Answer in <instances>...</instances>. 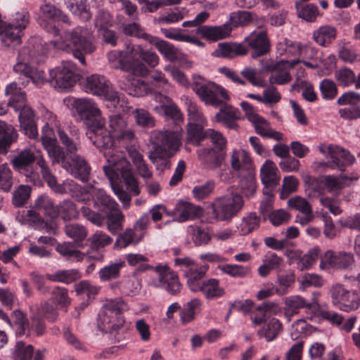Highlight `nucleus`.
Here are the masks:
<instances>
[{"mask_svg":"<svg viewBox=\"0 0 360 360\" xmlns=\"http://www.w3.org/2000/svg\"><path fill=\"white\" fill-rule=\"evenodd\" d=\"M64 102L70 108L74 115H77L88 127L102 117L101 110L90 99L71 97Z\"/></svg>","mask_w":360,"mask_h":360,"instance_id":"nucleus-14","label":"nucleus"},{"mask_svg":"<svg viewBox=\"0 0 360 360\" xmlns=\"http://www.w3.org/2000/svg\"><path fill=\"white\" fill-rule=\"evenodd\" d=\"M40 140L53 165H60L75 179L88 182L91 173L89 164L81 156H76L71 160L68 158L63 148L58 144L53 129L47 124L42 128Z\"/></svg>","mask_w":360,"mask_h":360,"instance_id":"nucleus-3","label":"nucleus"},{"mask_svg":"<svg viewBox=\"0 0 360 360\" xmlns=\"http://www.w3.org/2000/svg\"><path fill=\"white\" fill-rule=\"evenodd\" d=\"M105 124V120L101 118L89 126L86 137L106 159V165H103V170L110 184H117L122 180L127 189L134 195H138L140 189L131 165L122 153L115 150L117 142Z\"/></svg>","mask_w":360,"mask_h":360,"instance_id":"nucleus-1","label":"nucleus"},{"mask_svg":"<svg viewBox=\"0 0 360 360\" xmlns=\"http://www.w3.org/2000/svg\"><path fill=\"white\" fill-rule=\"evenodd\" d=\"M76 244L72 242L59 243L56 250L68 262H79L84 259L85 253L78 250Z\"/></svg>","mask_w":360,"mask_h":360,"instance_id":"nucleus-34","label":"nucleus"},{"mask_svg":"<svg viewBox=\"0 0 360 360\" xmlns=\"http://www.w3.org/2000/svg\"><path fill=\"white\" fill-rule=\"evenodd\" d=\"M46 278L53 282L65 284L72 283L82 277L81 273L76 269L58 270L53 274H47Z\"/></svg>","mask_w":360,"mask_h":360,"instance_id":"nucleus-41","label":"nucleus"},{"mask_svg":"<svg viewBox=\"0 0 360 360\" xmlns=\"http://www.w3.org/2000/svg\"><path fill=\"white\" fill-rule=\"evenodd\" d=\"M128 310L127 303L122 298L108 300L100 309L96 322L99 330L113 335L117 342L129 338L131 325L127 323L124 311Z\"/></svg>","mask_w":360,"mask_h":360,"instance_id":"nucleus-5","label":"nucleus"},{"mask_svg":"<svg viewBox=\"0 0 360 360\" xmlns=\"http://www.w3.org/2000/svg\"><path fill=\"white\" fill-rule=\"evenodd\" d=\"M218 269L233 278H243L250 273V268L238 264L219 265Z\"/></svg>","mask_w":360,"mask_h":360,"instance_id":"nucleus-62","label":"nucleus"},{"mask_svg":"<svg viewBox=\"0 0 360 360\" xmlns=\"http://www.w3.org/2000/svg\"><path fill=\"white\" fill-rule=\"evenodd\" d=\"M34 354V347L31 345H26L23 341L16 342L12 356L14 360H31Z\"/></svg>","mask_w":360,"mask_h":360,"instance_id":"nucleus-55","label":"nucleus"},{"mask_svg":"<svg viewBox=\"0 0 360 360\" xmlns=\"http://www.w3.org/2000/svg\"><path fill=\"white\" fill-rule=\"evenodd\" d=\"M199 292H202L207 300L219 298L225 293L224 288L220 286L219 281L212 278L204 281Z\"/></svg>","mask_w":360,"mask_h":360,"instance_id":"nucleus-39","label":"nucleus"},{"mask_svg":"<svg viewBox=\"0 0 360 360\" xmlns=\"http://www.w3.org/2000/svg\"><path fill=\"white\" fill-rule=\"evenodd\" d=\"M192 89L206 104L219 106L229 99L227 91L220 85L207 82L200 76L193 77Z\"/></svg>","mask_w":360,"mask_h":360,"instance_id":"nucleus-10","label":"nucleus"},{"mask_svg":"<svg viewBox=\"0 0 360 360\" xmlns=\"http://www.w3.org/2000/svg\"><path fill=\"white\" fill-rule=\"evenodd\" d=\"M18 119L20 130L30 139H36L38 137V131L34 111L29 106H24L20 109Z\"/></svg>","mask_w":360,"mask_h":360,"instance_id":"nucleus-26","label":"nucleus"},{"mask_svg":"<svg viewBox=\"0 0 360 360\" xmlns=\"http://www.w3.org/2000/svg\"><path fill=\"white\" fill-rule=\"evenodd\" d=\"M11 316L13 319L12 328L15 327V335L18 337L25 335L27 333V327L30 320L27 319V314L20 309H15Z\"/></svg>","mask_w":360,"mask_h":360,"instance_id":"nucleus-51","label":"nucleus"},{"mask_svg":"<svg viewBox=\"0 0 360 360\" xmlns=\"http://www.w3.org/2000/svg\"><path fill=\"white\" fill-rule=\"evenodd\" d=\"M231 29L228 25L221 26H199L196 30V33L201 35L202 38L210 41H217L226 38L229 35Z\"/></svg>","mask_w":360,"mask_h":360,"instance_id":"nucleus-31","label":"nucleus"},{"mask_svg":"<svg viewBox=\"0 0 360 360\" xmlns=\"http://www.w3.org/2000/svg\"><path fill=\"white\" fill-rule=\"evenodd\" d=\"M240 112L238 109L231 106L220 109L216 114L215 119L217 122L222 123L227 128L231 129H237L238 127L236 121L240 119Z\"/></svg>","mask_w":360,"mask_h":360,"instance_id":"nucleus-35","label":"nucleus"},{"mask_svg":"<svg viewBox=\"0 0 360 360\" xmlns=\"http://www.w3.org/2000/svg\"><path fill=\"white\" fill-rule=\"evenodd\" d=\"M66 235L74 240L73 243L78 248H83L86 243H84L87 236L86 229L79 224H68L65 226Z\"/></svg>","mask_w":360,"mask_h":360,"instance_id":"nucleus-40","label":"nucleus"},{"mask_svg":"<svg viewBox=\"0 0 360 360\" xmlns=\"http://www.w3.org/2000/svg\"><path fill=\"white\" fill-rule=\"evenodd\" d=\"M111 288L114 290L117 288L124 295L134 296L141 290V284L134 275H131L123 277L120 281L112 283Z\"/></svg>","mask_w":360,"mask_h":360,"instance_id":"nucleus-30","label":"nucleus"},{"mask_svg":"<svg viewBox=\"0 0 360 360\" xmlns=\"http://www.w3.org/2000/svg\"><path fill=\"white\" fill-rule=\"evenodd\" d=\"M175 210L178 212V216L173 221L184 222L200 218L203 210L200 206L195 205L183 200H179L175 205Z\"/></svg>","mask_w":360,"mask_h":360,"instance_id":"nucleus-27","label":"nucleus"},{"mask_svg":"<svg viewBox=\"0 0 360 360\" xmlns=\"http://www.w3.org/2000/svg\"><path fill=\"white\" fill-rule=\"evenodd\" d=\"M319 90L323 99L333 100L338 94L336 84L331 79H323L319 84Z\"/></svg>","mask_w":360,"mask_h":360,"instance_id":"nucleus-63","label":"nucleus"},{"mask_svg":"<svg viewBox=\"0 0 360 360\" xmlns=\"http://www.w3.org/2000/svg\"><path fill=\"white\" fill-rule=\"evenodd\" d=\"M149 42L155 45L158 51L170 62H176L179 60L178 49L171 43L153 36Z\"/></svg>","mask_w":360,"mask_h":360,"instance_id":"nucleus-36","label":"nucleus"},{"mask_svg":"<svg viewBox=\"0 0 360 360\" xmlns=\"http://www.w3.org/2000/svg\"><path fill=\"white\" fill-rule=\"evenodd\" d=\"M285 304L288 311L291 314H297L301 309H308L316 311L319 309V305L316 302H309L300 295L290 296L285 300Z\"/></svg>","mask_w":360,"mask_h":360,"instance_id":"nucleus-38","label":"nucleus"},{"mask_svg":"<svg viewBox=\"0 0 360 360\" xmlns=\"http://www.w3.org/2000/svg\"><path fill=\"white\" fill-rule=\"evenodd\" d=\"M154 271L158 275V280L155 283L156 288L165 290L171 295H177L180 293L182 285L178 274L168 265L158 264L155 266Z\"/></svg>","mask_w":360,"mask_h":360,"instance_id":"nucleus-17","label":"nucleus"},{"mask_svg":"<svg viewBox=\"0 0 360 360\" xmlns=\"http://www.w3.org/2000/svg\"><path fill=\"white\" fill-rule=\"evenodd\" d=\"M247 49L251 50L250 56L255 59L270 52L271 43L266 31L252 33L245 39Z\"/></svg>","mask_w":360,"mask_h":360,"instance_id":"nucleus-21","label":"nucleus"},{"mask_svg":"<svg viewBox=\"0 0 360 360\" xmlns=\"http://www.w3.org/2000/svg\"><path fill=\"white\" fill-rule=\"evenodd\" d=\"M109 126L111 134L117 141L119 147L129 149L134 139L133 131L127 125L124 117L120 114L109 115Z\"/></svg>","mask_w":360,"mask_h":360,"instance_id":"nucleus-16","label":"nucleus"},{"mask_svg":"<svg viewBox=\"0 0 360 360\" xmlns=\"http://www.w3.org/2000/svg\"><path fill=\"white\" fill-rule=\"evenodd\" d=\"M259 224L260 217L255 212H250L242 219L238 229L240 235L247 236L257 229Z\"/></svg>","mask_w":360,"mask_h":360,"instance_id":"nucleus-49","label":"nucleus"},{"mask_svg":"<svg viewBox=\"0 0 360 360\" xmlns=\"http://www.w3.org/2000/svg\"><path fill=\"white\" fill-rule=\"evenodd\" d=\"M59 216L64 221H71L77 218L79 212L75 203L70 200H64L58 205Z\"/></svg>","mask_w":360,"mask_h":360,"instance_id":"nucleus-53","label":"nucleus"},{"mask_svg":"<svg viewBox=\"0 0 360 360\" xmlns=\"http://www.w3.org/2000/svg\"><path fill=\"white\" fill-rule=\"evenodd\" d=\"M213 145L211 148H204L202 161L205 166L215 169L222 166L226 157V140L221 133L215 130L208 131Z\"/></svg>","mask_w":360,"mask_h":360,"instance_id":"nucleus-12","label":"nucleus"},{"mask_svg":"<svg viewBox=\"0 0 360 360\" xmlns=\"http://www.w3.org/2000/svg\"><path fill=\"white\" fill-rule=\"evenodd\" d=\"M64 39L72 49V54L82 65H86L85 54H89L96 49L93 44L92 32L86 27L77 26L65 32Z\"/></svg>","mask_w":360,"mask_h":360,"instance_id":"nucleus-8","label":"nucleus"},{"mask_svg":"<svg viewBox=\"0 0 360 360\" xmlns=\"http://www.w3.org/2000/svg\"><path fill=\"white\" fill-rule=\"evenodd\" d=\"M209 269L207 264H197L190 269H184V276L186 278V284L189 290L193 292H198L202 283H204V278Z\"/></svg>","mask_w":360,"mask_h":360,"instance_id":"nucleus-25","label":"nucleus"},{"mask_svg":"<svg viewBox=\"0 0 360 360\" xmlns=\"http://www.w3.org/2000/svg\"><path fill=\"white\" fill-rule=\"evenodd\" d=\"M58 138L65 155L75 154L80 145V132L76 127H69L66 129H58L57 130Z\"/></svg>","mask_w":360,"mask_h":360,"instance_id":"nucleus-24","label":"nucleus"},{"mask_svg":"<svg viewBox=\"0 0 360 360\" xmlns=\"http://www.w3.org/2000/svg\"><path fill=\"white\" fill-rule=\"evenodd\" d=\"M13 70L23 75L36 85L43 84L49 80L44 70L26 62H18L14 65Z\"/></svg>","mask_w":360,"mask_h":360,"instance_id":"nucleus-28","label":"nucleus"},{"mask_svg":"<svg viewBox=\"0 0 360 360\" xmlns=\"http://www.w3.org/2000/svg\"><path fill=\"white\" fill-rule=\"evenodd\" d=\"M247 53V48L241 44L222 42L218 44L213 54L219 58H233L238 56L245 55Z\"/></svg>","mask_w":360,"mask_h":360,"instance_id":"nucleus-33","label":"nucleus"},{"mask_svg":"<svg viewBox=\"0 0 360 360\" xmlns=\"http://www.w3.org/2000/svg\"><path fill=\"white\" fill-rule=\"evenodd\" d=\"M156 150H151L149 152L148 158L153 164L155 165L156 169L163 172L165 169H169L172 167V162L169 160L171 157H167V153H157Z\"/></svg>","mask_w":360,"mask_h":360,"instance_id":"nucleus-56","label":"nucleus"},{"mask_svg":"<svg viewBox=\"0 0 360 360\" xmlns=\"http://www.w3.org/2000/svg\"><path fill=\"white\" fill-rule=\"evenodd\" d=\"M215 183L213 180H208L205 183L195 186L192 190V194L197 200L207 198L214 191Z\"/></svg>","mask_w":360,"mask_h":360,"instance_id":"nucleus-60","label":"nucleus"},{"mask_svg":"<svg viewBox=\"0 0 360 360\" xmlns=\"http://www.w3.org/2000/svg\"><path fill=\"white\" fill-rule=\"evenodd\" d=\"M122 32L127 36L143 39L148 41H149L152 37L150 34L146 33L140 25L136 22L123 24Z\"/></svg>","mask_w":360,"mask_h":360,"instance_id":"nucleus-58","label":"nucleus"},{"mask_svg":"<svg viewBox=\"0 0 360 360\" xmlns=\"http://www.w3.org/2000/svg\"><path fill=\"white\" fill-rule=\"evenodd\" d=\"M328 150L330 160L323 162V167L344 172L347 167L352 165L356 161L354 156L348 150L340 146H329Z\"/></svg>","mask_w":360,"mask_h":360,"instance_id":"nucleus-19","label":"nucleus"},{"mask_svg":"<svg viewBox=\"0 0 360 360\" xmlns=\"http://www.w3.org/2000/svg\"><path fill=\"white\" fill-rule=\"evenodd\" d=\"M295 6L297 16L307 22H315L316 18L320 15L317 6L314 4L302 5L301 3L296 1Z\"/></svg>","mask_w":360,"mask_h":360,"instance_id":"nucleus-48","label":"nucleus"},{"mask_svg":"<svg viewBox=\"0 0 360 360\" xmlns=\"http://www.w3.org/2000/svg\"><path fill=\"white\" fill-rule=\"evenodd\" d=\"M210 130L212 129H208L204 131L202 125L190 122L187 129V139L192 143L198 145L205 139H210L208 135Z\"/></svg>","mask_w":360,"mask_h":360,"instance_id":"nucleus-50","label":"nucleus"},{"mask_svg":"<svg viewBox=\"0 0 360 360\" xmlns=\"http://www.w3.org/2000/svg\"><path fill=\"white\" fill-rule=\"evenodd\" d=\"M126 266L125 262L119 259L105 265L98 271V276L102 281H109L120 277L121 269Z\"/></svg>","mask_w":360,"mask_h":360,"instance_id":"nucleus-43","label":"nucleus"},{"mask_svg":"<svg viewBox=\"0 0 360 360\" xmlns=\"http://www.w3.org/2000/svg\"><path fill=\"white\" fill-rule=\"evenodd\" d=\"M161 110L163 111L167 119L172 120L174 124V128L176 127H181V124L184 120L183 115L180 109L172 101V100L170 103L167 105H163V108Z\"/></svg>","mask_w":360,"mask_h":360,"instance_id":"nucleus-59","label":"nucleus"},{"mask_svg":"<svg viewBox=\"0 0 360 360\" xmlns=\"http://www.w3.org/2000/svg\"><path fill=\"white\" fill-rule=\"evenodd\" d=\"M60 9L54 5L45 4L40 7V14L37 22L39 26L53 37L60 35V27L57 24V16Z\"/></svg>","mask_w":360,"mask_h":360,"instance_id":"nucleus-20","label":"nucleus"},{"mask_svg":"<svg viewBox=\"0 0 360 360\" xmlns=\"http://www.w3.org/2000/svg\"><path fill=\"white\" fill-rule=\"evenodd\" d=\"M30 15L28 11L22 9L16 12L12 22L5 23L0 27V37L6 46H15L22 43L23 30L30 23Z\"/></svg>","mask_w":360,"mask_h":360,"instance_id":"nucleus-11","label":"nucleus"},{"mask_svg":"<svg viewBox=\"0 0 360 360\" xmlns=\"http://www.w3.org/2000/svg\"><path fill=\"white\" fill-rule=\"evenodd\" d=\"M336 29L326 25L319 27L314 32L313 37L315 41L322 46H327L335 39Z\"/></svg>","mask_w":360,"mask_h":360,"instance_id":"nucleus-44","label":"nucleus"},{"mask_svg":"<svg viewBox=\"0 0 360 360\" xmlns=\"http://www.w3.org/2000/svg\"><path fill=\"white\" fill-rule=\"evenodd\" d=\"M34 208L44 212V214L51 219L59 216L58 205H55L53 199L46 194L41 195L36 199Z\"/></svg>","mask_w":360,"mask_h":360,"instance_id":"nucleus-37","label":"nucleus"},{"mask_svg":"<svg viewBox=\"0 0 360 360\" xmlns=\"http://www.w3.org/2000/svg\"><path fill=\"white\" fill-rule=\"evenodd\" d=\"M331 302L344 311L356 310L360 306L359 293L354 290H347L342 284H333L328 291Z\"/></svg>","mask_w":360,"mask_h":360,"instance_id":"nucleus-15","label":"nucleus"},{"mask_svg":"<svg viewBox=\"0 0 360 360\" xmlns=\"http://www.w3.org/2000/svg\"><path fill=\"white\" fill-rule=\"evenodd\" d=\"M51 295L53 302L61 308H66L71 303V300L68 296V290L65 288L55 287L51 292Z\"/></svg>","mask_w":360,"mask_h":360,"instance_id":"nucleus-64","label":"nucleus"},{"mask_svg":"<svg viewBox=\"0 0 360 360\" xmlns=\"http://www.w3.org/2000/svg\"><path fill=\"white\" fill-rule=\"evenodd\" d=\"M278 173V169L274 162L266 160L260 169L262 183L265 188L273 187L278 184L280 176Z\"/></svg>","mask_w":360,"mask_h":360,"instance_id":"nucleus-32","label":"nucleus"},{"mask_svg":"<svg viewBox=\"0 0 360 360\" xmlns=\"http://www.w3.org/2000/svg\"><path fill=\"white\" fill-rule=\"evenodd\" d=\"M14 170L23 174L27 181L34 186H41L44 181L55 193L63 195L68 193L66 183L60 184L52 172L45 158L35 154L31 149H23L15 155L11 160Z\"/></svg>","mask_w":360,"mask_h":360,"instance_id":"nucleus-2","label":"nucleus"},{"mask_svg":"<svg viewBox=\"0 0 360 360\" xmlns=\"http://www.w3.org/2000/svg\"><path fill=\"white\" fill-rule=\"evenodd\" d=\"M114 243V248L116 249L124 248L130 244L137 243L141 238H137L134 229L127 228L122 233H118Z\"/></svg>","mask_w":360,"mask_h":360,"instance_id":"nucleus-52","label":"nucleus"},{"mask_svg":"<svg viewBox=\"0 0 360 360\" xmlns=\"http://www.w3.org/2000/svg\"><path fill=\"white\" fill-rule=\"evenodd\" d=\"M85 92L98 96H104L112 102L117 99L116 96H109V82L102 75H92L87 77L83 85Z\"/></svg>","mask_w":360,"mask_h":360,"instance_id":"nucleus-22","label":"nucleus"},{"mask_svg":"<svg viewBox=\"0 0 360 360\" xmlns=\"http://www.w3.org/2000/svg\"><path fill=\"white\" fill-rule=\"evenodd\" d=\"M88 241L90 243L91 250H102V249L112 242V238L101 231H97Z\"/></svg>","mask_w":360,"mask_h":360,"instance_id":"nucleus-57","label":"nucleus"},{"mask_svg":"<svg viewBox=\"0 0 360 360\" xmlns=\"http://www.w3.org/2000/svg\"><path fill=\"white\" fill-rule=\"evenodd\" d=\"M93 200L94 210L83 206L81 208L82 215L98 226L105 224L112 235L120 233L123 229L124 215L119 209L118 204L103 191H98Z\"/></svg>","mask_w":360,"mask_h":360,"instance_id":"nucleus-4","label":"nucleus"},{"mask_svg":"<svg viewBox=\"0 0 360 360\" xmlns=\"http://www.w3.org/2000/svg\"><path fill=\"white\" fill-rule=\"evenodd\" d=\"M5 94L9 96L8 105L13 108L15 111H19L20 108L26 106L25 92L18 86L16 82H11L8 84L5 89Z\"/></svg>","mask_w":360,"mask_h":360,"instance_id":"nucleus-29","label":"nucleus"},{"mask_svg":"<svg viewBox=\"0 0 360 360\" xmlns=\"http://www.w3.org/2000/svg\"><path fill=\"white\" fill-rule=\"evenodd\" d=\"M282 330V323L277 319H272L269 322L263 326L257 332L259 338H264L267 342L275 340Z\"/></svg>","mask_w":360,"mask_h":360,"instance_id":"nucleus-45","label":"nucleus"},{"mask_svg":"<svg viewBox=\"0 0 360 360\" xmlns=\"http://www.w3.org/2000/svg\"><path fill=\"white\" fill-rule=\"evenodd\" d=\"M107 58L110 67L113 69H120L127 72L146 76L149 70L144 64H133L127 59V52L125 51L112 50L107 53Z\"/></svg>","mask_w":360,"mask_h":360,"instance_id":"nucleus-18","label":"nucleus"},{"mask_svg":"<svg viewBox=\"0 0 360 360\" xmlns=\"http://www.w3.org/2000/svg\"><path fill=\"white\" fill-rule=\"evenodd\" d=\"M202 306V302L198 298H194L184 305L180 313L181 320L184 323H190L195 317V315L200 312Z\"/></svg>","mask_w":360,"mask_h":360,"instance_id":"nucleus-47","label":"nucleus"},{"mask_svg":"<svg viewBox=\"0 0 360 360\" xmlns=\"http://www.w3.org/2000/svg\"><path fill=\"white\" fill-rule=\"evenodd\" d=\"M244 200L237 192H229L214 199L211 205L213 219L216 221L230 222L243 210Z\"/></svg>","mask_w":360,"mask_h":360,"instance_id":"nucleus-7","label":"nucleus"},{"mask_svg":"<svg viewBox=\"0 0 360 360\" xmlns=\"http://www.w3.org/2000/svg\"><path fill=\"white\" fill-rule=\"evenodd\" d=\"M45 332L46 325L44 319L37 315H32L28 322L25 335L30 336L32 333H35L37 336H41Z\"/></svg>","mask_w":360,"mask_h":360,"instance_id":"nucleus-61","label":"nucleus"},{"mask_svg":"<svg viewBox=\"0 0 360 360\" xmlns=\"http://www.w3.org/2000/svg\"><path fill=\"white\" fill-rule=\"evenodd\" d=\"M17 138L18 134L15 128L4 121H0V151H6Z\"/></svg>","mask_w":360,"mask_h":360,"instance_id":"nucleus-42","label":"nucleus"},{"mask_svg":"<svg viewBox=\"0 0 360 360\" xmlns=\"http://www.w3.org/2000/svg\"><path fill=\"white\" fill-rule=\"evenodd\" d=\"M181 127H176L173 129L155 131L151 136V150L173 157L181 145Z\"/></svg>","mask_w":360,"mask_h":360,"instance_id":"nucleus-13","label":"nucleus"},{"mask_svg":"<svg viewBox=\"0 0 360 360\" xmlns=\"http://www.w3.org/2000/svg\"><path fill=\"white\" fill-rule=\"evenodd\" d=\"M286 60L281 59L276 62L271 61L264 67L266 72L271 73L268 79L271 85H285L292 80V76L290 70L286 68Z\"/></svg>","mask_w":360,"mask_h":360,"instance_id":"nucleus-23","label":"nucleus"},{"mask_svg":"<svg viewBox=\"0 0 360 360\" xmlns=\"http://www.w3.org/2000/svg\"><path fill=\"white\" fill-rule=\"evenodd\" d=\"M86 0H65V4L73 15L86 22L91 17V13L86 8Z\"/></svg>","mask_w":360,"mask_h":360,"instance_id":"nucleus-46","label":"nucleus"},{"mask_svg":"<svg viewBox=\"0 0 360 360\" xmlns=\"http://www.w3.org/2000/svg\"><path fill=\"white\" fill-rule=\"evenodd\" d=\"M305 189L309 195H323L326 193L323 178H316L306 175L303 179Z\"/></svg>","mask_w":360,"mask_h":360,"instance_id":"nucleus-54","label":"nucleus"},{"mask_svg":"<svg viewBox=\"0 0 360 360\" xmlns=\"http://www.w3.org/2000/svg\"><path fill=\"white\" fill-rule=\"evenodd\" d=\"M80 78L77 65L71 60H64L49 71L48 82L54 89L62 91L71 89Z\"/></svg>","mask_w":360,"mask_h":360,"instance_id":"nucleus-9","label":"nucleus"},{"mask_svg":"<svg viewBox=\"0 0 360 360\" xmlns=\"http://www.w3.org/2000/svg\"><path fill=\"white\" fill-rule=\"evenodd\" d=\"M231 168L237 172L243 193L250 197L256 192L255 170L252 160L245 150H234L231 159Z\"/></svg>","mask_w":360,"mask_h":360,"instance_id":"nucleus-6","label":"nucleus"}]
</instances>
